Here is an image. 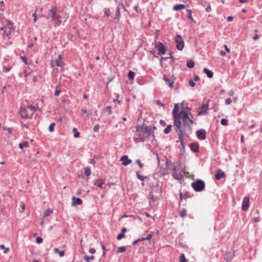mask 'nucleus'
I'll use <instances>...</instances> for the list:
<instances>
[{"mask_svg": "<svg viewBox=\"0 0 262 262\" xmlns=\"http://www.w3.org/2000/svg\"><path fill=\"white\" fill-rule=\"evenodd\" d=\"M225 173L221 169H218L215 174V178L217 180H219L222 178L225 177Z\"/></svg>", "mask_w": 262, "mask_h": 262, "instance_id": "17", "label": "nucleus"}, {"mask_svg": "<svg viewBox=\"0 0 262 262\" xmlns=\"http://www.w3.org/2000/svg\"><path fill=\"white\" fill-rule=\"evenodd\" d=\"M19 114L22 118L27 119L29 118L26 108L20 107Z\"/></svg>", "mask_w": 262, "mask_h": 262, "instance_id": "18", "label": "nucleus"}, {"mask_svg": "<svg viewBox=\"0 0 262 262\" xmlns=\"http://www.w3.org/2000/svg\"><path fill=\"white\" fill-rule=\"evenodd\" d=\"M155 48L158 50V54L161 55H164L166 53V47L161 42H158L155 46Z\"/></svg>", "mask_w": 262, "mask_h": 262, "instance_id": "9", "label": "nucleus"}, {"mask_svg": "<svg viewBox=\"0 0 262 262\" xmlns=\"http://www.w3.org/2000/svg\"><path fill=\"white\" fill-rule=\"evenodd\" d=\"M120 161H122V164L124 166H127L132 162V160L129 159L126 155L122 156L120 159Z\"/></svg>", "mask_w": 262, "mask_h": 262, "instance_id": "14", "label": "nucleus"}, {"mask_svg": "<svg viewBox=\"0 0 262 262\" xmlns=\"http://www.w3.org/2000/svg\"><path fill=\"white\" fill-rule=\"evenodd\" d=\"M179 104H175L174 108L172 110V115L173 116V125L177 129L181 128L182 126V122L181 121V116H182L181 111L180 113Z\"/></svg>", "mask_w": 262, "mask_h": 262, "instance_id": "2", "label": "nucleus"}, {"mask_svg": "<svg viewBox=\"0 0 262 262\" xmlns=\"http://www.w3.org/2000/svg\"><path fill=\"white\" fill-rule=\"evenodd\" d=\"M172 125L171 124H169L167 126V127L164 129V133L165 134H168L171 130Z\"/></svg>", "mask_w": 262, "mask_h": 262, "instance_id": "33", "label": "nucleus"}, {"mask_svg": "<svg viewBox=\"0 0 262 262\" xmlns=\"http://www.w3.org/2000/svg\"><path fill=\"white\" fill-rule=\"evenodd\" d=\"M179 262H188L185 257L184 254H181L180 256V261Z\"/></svg>", "mask_w": 262, "mask_h": 262, "instance_id": "39", "label": "nucleus"}, {"mask_svg": "<svg viewBox=\"0 0 262 262\" xmlns=\"http://www.w3.org/2000/svg\"><path fill=\"white\" fill-rule=\"evenodd\" d=\"M135 76V73L132 71H129L128 73V78L129 80H134Z\"/></svg>", "mask_w": 262, "mask_h": 262, "instance_id": "30", "label": "nucleus"}, {"mask_svg": "<svg viewBox=\"0 0 262 262\" xmlns=\"http://www.w3.org/2000/svg\"><path fill=\"white\" fill-rule=\"evenodd\" d=\"M141 138H142V137L139 135L138 137H134V140L135 142H144L145 141L141 140L142 139H141Z\"/></svg>", "mask_w": 262, "mask_h": 262, "instance_id": "46", "label": "nucleus"}, {"mask_svg": "<svg viewBox=\"0 0 262 262\" xmlns=\"http://www.w3.org/2000/svg\"><path fill=\"white\" fill-rule=\"evenodd\" d=\"M186 12L187 14V17L189 19H190L191 21L194 22V19L192 16V11L190 9H187Z\"/></svg>", "mask_w": 262, "mask_h": 262, "instance_id": "28", "label": "nucleus"}, {"mask_svg": "<svg viewBox=\"0 0 262 262\" xmlns=\"http://www.w3.org/2000/svg\"><path fill=\"white\" fill-rule=\"evenodd\" d=\"M56 65L59 67H62L64 65L63 62L62 60V56L59 55L57 58L55 60Z\"/></svg>", "mask_w": 262, "mask_h": 262, "instance_id": "20", "label": "nucleus"}, {"mask_svg": "<svg viewBox=\"0 0 262 262\" xmlns=\"http://www.w3.org/2000/svg\"><path fill=\"white\" fill-rule=\"evenodd\" d=\"M72 205L73 206L76 205H80L82 204V201L80 198L73 196L72 198Z\"/></svg>", "mask_w": 262, "mask_h": 262, "instance_id": "16", "label": "nucleus"}, {"mask_svg": "<svg viewBox=\"0 0 262 262\" xmlns=\"http://www.w3.org/2000/svg\"><path fill=\"white\" fill-rule=\"evenodd\" d=\"M60 93V90H59V89L55 90V91L54 92V95L55 96H58Z\"/></svg>", "mask_w": 262, "mask_h": 262, "instance_id": "62", "label": "nucleus"}, {"mask_svg": "<svg viewBox=\"0 0 262 262\" xmlns=\"http://www.w3.org/2000/svg\"><path fill=\"white\" fill-rule=\"evenodd\" d=\"M3 129L4 130H7L10 134L12 133L13 128L11 127H7L4 126L3 127Z\"/></svg>", "mask_w": 262, "mask_h": 262, "instance_id": "48", "label": "nucleus"}, {"mask_svg": "<svg viewBox=\"0 0 262 262\" xmlns=\"http://www.w3.org/2000/svg\"><path fill=\"white\" fill-rule=\"evenodd\" d=\"M136 163L137 164L139 165V167L142 169L143 166H144V165L143 164H142L141 162V161L139 159L137 160H136Z\"/></svg>", "mask_w": 262, "mask_h": 262, "instance_id": "51", "label": "nucleus"}, {"mask_svg": "<svg viewBox=\"0 0 262 262\" xmlns=\"http://www.w3.org/2000/svg\"><path fill=\"white\" fill-rule=\"evenodd\" d=\"M84 174L86 176H89L91 174V170L89 167H86L84 169Z\"/></svg>", "mask_w": 262, "mask_h": 262, "instance_id": "35", "label": "nucleus"}, {"mask_svg": "<svg viewBox=\"0 0 262 262\" xmlns=\"http://www.w3.org/2000/svg\"><path fill=\"white\" fill-rule=\"evenodd\" d=\"M32 17H34V19H33L34 22H36L37 20V15H36V13H34L32 14Z\"/></svg>", "mask_w": 262, "mask_h": 262, "instance_id": "63", "label": "nucleus"}, {"mask_svg": "<svg viewBox=\"0 0 262 262\" xmlns=\"http://www.w3.org/2000/svg\"><path fill=\"white\" fill-rule=\"evenodd\" d=\"M190 148L194 152L199 151V144L198 142H192L189 144Z\"/></svg>", "mask_w": 262, "mask_h": 262, "instance_id": "15", "label": "nucleus"}, {"mask_svg": "<svg viewBox=\"0 0 262 262\" xmlns=\"http://www.w3.org/2000/svg\"><path fill=\"white\" fill-rule=\"evenodd\" d=\"M83 258L86 261V262H91L90 261V260H94L95 259V257L94 255H91L90 256H88V255H85L84 257H83Z\"/></svg>", "mask_w": 262, "mask_h": 262, "instance_id": "32", "label": "nucleus"}, {"mask_svg": "<svg viewBox=\"0 0 262 262\" xmlns=\"http://www.w3.org/2000/svg\"><path fill=\"white\" fill-rule=\"evenodd\" d=\"M139 135L142 137L141 139L142 141H145L148 138L152 136L153 138H155V135L154 131L151 130V128L147 126H145L144 129H142L139 133Z\"/></svg>", "mask_w": 262, "mask_h": 262, "instance_id": "5", "label": "nucleus"}, {"mask_svg": "<svg viewBox=\"0 0 262 262\" xmlns=\"http://www.w3.org/2000/svg\"><path fill=\"white\" fill-rule=\"evenodd\" d=\"M104 183V180L102 179H99L95 182L94 185L99 188H102L103 187V185Z\"/></svg>", "mask_w": 262, "mask_h": 262, "instance_id": "22", "label": "nucleus"}, {"mask_svg": "<svg viewBox=\"0 0 262 262\" xmlns=\"http://www.w3.org/2000/svg\"><path fill=\"white\" fill-rule=\"evenodd\" d=\"M145 126H144V124L142 125H140L139 124L137 125L136 126L137 132H138L139 133L142 129H144Z\"/></svg>", "mask_w": 262, "mask_h": 262, "instance_id": "40", "label": "nucleus"}, {"mask_svg": "<svg viewBox=\"0 0 262 262\" xmlns=\"http://www.w3.org/2000/svg\"><path fill=\"white\" fill-rule=\"evenodd\" d=\"M185 7V6L184 4H177L175 6H174L173 10L174 11H179L184 9Z\"/></svg>", "mask_w": 262, "mask_h": 262, "instance_id": "24", "label": "nucleus"}, {"mask_svg": "<svg viewBox=\"0 0 262 262\" xmlns=\"http://www.w3.org/2000/svg\"><path fill=\"white\" fill-rule=\"evenodd\" d=\"M29 144L27 141H23L21 143L19 144V148L21 149H23L24 147L27 148L29 147Z\"/></svg>", "mask_w": 262, "mask_h": 262, "instance_id": "25", "label": "nucleus"}, {"mask_svg": "<svg viewBox=\"0 0 262 262\" xmlns=\"http://www.w3.org/2000/svg\"><path fill=\"white\" fill-rule=\"evenodd\" d=\"M203 72L207 75V77L209 78H212L213 76V72L207 68H204L203 69Z\"/></svg>", "mask_w": 262, "mask_h": 262, "instance_id": "23", "label": "nucleus"}, {"mask_svg": "<svg viewBox=\"0 0 262 262\" xmlns=\"http://www.w3.org/2000/svg\"><path fill=\"white\" fill-rule=\"evenodd\" d=\"M191 186L196 192H201L204 190L205 184L203 180L199 179L192 183Z\"/></svg>", "mask_w": 262, "mask_h": 262, "instance_id": "6", "label": "nucleus"}, {"mask_svg": "<svg viewBox=\"0 0 262 262\" xmlns=\"http://www.w3.org/2000/svg\"><path fill=\"white\" fill-rule=\"evenodd\" d=\"M191 195L189 192H188V191L185 192V193L184 194V199H185L186 198H191Z\"/></svg>", "mask_w": 262, "mask_h": 262, "instance_id": "50", "label": "nucleus"}, {"mask_svg": "<svg viewBox=\"0 0 262 262\" xmlns=\"http://www.w3.org/2000/svg\"><path fill=\"white\" fill-rule=\"evenodd\" d=\"M184 198V195H183V193L180 192V202L179 203V206H180L181 203L183 199Z\"/></svg>", "mask_w": 262, "mask_h": 262, "instance_id": "57", "label": "nucleus"}, {"mask_svg": "<svg viewBox=\"0 0 262 262\" xmlns=\"http://www.w3.org/2000/svg\"><path fill=\"white\" fill-rule=\"evenodd\" d=\"M120 8L119 7H117L116 8V11L115 13V17H114L115 19H117L118 21L120 19Z\"/></svg>", "mask_w": 262, "mask_h": 262, "instance_id": "26", "label": "nucleus"}, {"mask_svg": "<svg viewBox=\"0 0 262 262\" xmlns=\"http://www.w3.org/2000/svg\"><path fill=\"white\" fill-rule=\"evenodd\" d=\"M211 10H212V9H211V6H210V5H209V6H208L206 7V10H206V11L207 12H211Z\"/></svg>", "mask_w": 262, "mask_h": 262, "instance_id": "64", "label": "nucleus"}, {"mask_svg": "<svg viewBox=\"0 0 262 262\" xmlns=\"http://www.w3.org/2000/svg\"><path fill=\"white\" fill-rule=\"evenodd\" d=\"M42 241H43V239L41 237H37L36 239V242L38 244H40L42 243Z\"/></svg>", "mask_w": 262, "mask_h": 262, "instance_id": "53", "label": "nucleus"}, {"mask_svg": "<svg viewBox=\"0 0 262 262\" xmlns=\"http://www.w3.org/2000/svg\"><path fill=\"white\" fill-rule=\"evenodd\" d=\"M124 237H125V234L124 233L121 232L118 234V235L117 236V239L119 241V240H121L122 238H123Z\"/></svg>", "mask_w": 262, "mask_h": 262, "instance_id": "47", "label": "nucleus"}, {"mask_svg": "<svg viewBox=\"0 0 262 262\" xmlns=\"http://www.w3.org/2000/svg\"><path fill=\"white\" fill-rule=\"evenodd\" d=\"M176 132H177L180 141L181 142V149H180L181 151L182 150H184L185 149V144L184 142V134L185 133V130L183 128V127H181L179 129H176Z\"/></svg>", "mask_w": 262, "mask_h": 262, "instance_id": "7", "label": "nucleus"}, {"mask_svg": "<svg viewBox=\"0 0 262 262\" xmlns=\"http://www.w3.org/2000/svg\"><path fill=\"white\" fill-rule=\"evenodd\" d=\"M161 187L159 186V183H157L155 186L152 187V190L150 191L151 193L157 192V193H161Z\"/></svg>", "mask_w": 262, "mask_h": 262, "instance_id": "19", "label": "nucleus"}, {"mask_svg": "<svg viewBox=\"0 0 262 262\" xmlns=\"http://www.w3.org/2000/svg\"><path fill=\"white\" fill-rule=\"evenodd\" d=\"M54 251L55 253H58L60 257H62L64 255V251H60L58 248H55Z\"/></svg>", "mask_w": 262, "mask_h": 262, "instance_id": "29", "label": "nucleus"}, {"mask_svg": "<svg viewBox=\"0 0 262 262\" xmlns=\"http://www.w3.org/2000/svg\"><path fill=\"white\" fill-rule=\"evenodd\" d=\"M181 114L182 116H181V120H182L183 128L185 130V132L188 131L191 133L192 129V125L194 123L193 120V116L191 113H189L185 111L182 110Z\"/></svg>", "mask_w": 262, "mask_h": 262, "instance_id": "1", "label": "nucleus"}, {"mask_svg": "<svg viewBox=\"0 0 262 262\" xmlns=\"http://www.w3.org/2000/svg\"><path fill=\"white\" fill-rule=\"evenodd\" d=\"M81 112L82 115L86 113V117H89L90 115H91L92 112L91 111H87L86 110L84 109H81Z\"/></svg>", "mask_w": 262, "mask_h": 262, "instance_id": "38", "label": "nucleus"}, {"mask_svg": "<svg viewBox=\"0 0 262 262\" xmlns=\"http://www.w3.org/2000/svg\"><path fill=\"white\" fill-rule=\"evenodd\" d=\"M105 110L109 114L111 115L112 114V107L111 106H107Z\"/></svg>", "mask_w": 262, "mask_h": 262, "instance_id": "52", "label": "nucleus"}, {"mask_svg": "<svg viewBox=\"0 0 262 262\" xmlns=\"http://www.w3.org/2000/svg\"><path fill=\"white\" fill-rule=\"evenodd\" d=\"M7 24L4 25L1 30L4 31V35L9 38V35L11 34L12 31H14L13 23L10 20H6Z\"/></svg>", "mask_w": 262, "mask_h": 262, "instance_id": "4", "label": "nucleus"}, {"mask_svg": "<svg viewBox=\"0 0 262 262\" xmlns=\"http://www.w3.org/2000/svg\"><path fill=\"white\" fill-rule=\"evenodd\" d=\"M163 80L166 82V84L168 85L170 88H173V85L174 83V81L172 80H170L168 79L166 75L163 76Z\"/></svg>", "mask_w": 262, "mask_h": 262, "instance_id": "21", "label": "nucleus"}, {"mask_svg": "<svg viewBox=\"0 0 262 262\" xmlns=\"http://www.w3.org/2000/svg\"><path fill=\"white\" fill-rule=\"evenodd\" d=\"M20 58L22 60V61L25 63V64H28L27 58L25 56H21Z\"/></svg>", "mask_w": 262, "mask_h": 262, "instance_id": "56", "label": "nucleus"}, {"mask_svg": "<svg viewBox=\"0 0 262 262\" xmlns=\"http://www.w3.org/2000/svg\"><path fill=\"white\" fill-rule=\"evenodd\" d=\"M0 248L1 249H4V253H7L9 251V248H5V246L4 245H0Z\"/></svg>", "mask_w": 262, "mask_h": 262, "instance_id": "45", "label": "nucleus"}, {"mask_svg": "<svg viewBox=\"0 0 262 262\" xmlns=\"http://www.w3.org/2000/svg\"><path fill=\"white\" fill-rule=\"evenodd\" d=\"M99 129V125L98 124H96V125H95L94 126L93 130H94L95 132H98Z\"/></svg>", "mask_w": 262, "mask_h": 262, "instance_id": "58", "label": "nucleus"}, {"mask_svg": "<svg viewBox=\"0 0 262 262\" xmlns=\"http://www.w3.org/2000/svg\"><path fill=\"white\" fill-rule=\"evenodd\" d=\"M11 68V67H3V71L4 73H7V72H9Z\"/></svg>", "mask_w": 262, "mask_h": 262, "instance_id": "55", "label": "nucleus"}, {"mask_svg": "<svg viewBox=\"0 0 262 262\" xmlns=\"http://www.w3.org/2000/svg\"><path fill=\"white\" fill-rule=\"evenodd\" d=\"M187 66L189 68H192L194 66V61L192 60H190L187 61Z\"/></svg>", "mask_w": 262, "mask_h": 262, "instance_id": "34", "label": "nucleus"}, {"mask_svg": "<svg viewBox=\"0 0 262 262\" xmlns=\"http://www.w3.org/2000/svg\"><path fill=\"white\" fill-rule=\"evenodd\" d=\"M175 42L176 43V48L179 51L182 50L184 46V41L180 35L177 34L176 36Z\"/></svg>", "mask_w": 262, "mask_h": 262, "instance_id": "8", "label": "nucleus"}, {"mask_svg": "<svg viewBox=\"0 0 262 262\" xmlns=\"http://www.w3.org/2000/svg\"><path fill=\"white\" fill-rule=\"evenodd\" d=\"M221 123L223 125H227L228 124V120L226 119L223 118L221 120Z\"/></svg>", "mask_w": 262, "mask_h": 262, "instance_id": "49", "label": "nucleus"}, {"mask_svg": "<svg viewBox=\"0 0 262 262\" xmlns=\"http://www.w3.org/2000/svg\"><path fill=\"white\" fill-rule=\"evenodd\" d=\"M55 123H51L49 127V130L50 132H53L54 130V126H55Z\"/></svg>", "mask_w": 262, "mask_h": 262, "instance_id": "43", "label": "nucleus"}, {"mask_svg": "<svg viewBox=\"0 0 262 262\" xmlns=\"http://www.w3.org/2000/svg\"><path fill=\"white\" fill-rule=\"evenodd\" d=\"M126 250V247L124 246L119 247L118 248L117 252L118 253H123Z\"/></svg>", "mask_w": 262, "mask_h": 262, "instance_id": "41", "label": "nucleus"}, {"mask_svg": "<svg viewBox=\"0 0 262 262\" xmlns=\"http://www.w3.org/2000/svg\"><path fill=\"white\" fill-rule=\"evenodd\" d=\"M232 102V100L230 98H228L225 100V104L227 105L230 104Z\"/></svg>", "mask_w": 262, "mask_h": 262, "instance_id": "60", "label": "nucleus"}, {"mask_svg": "<svg viewBox=\"0 0 262 262\" xmlns=\"http://www.w3.org/2000/svg\"><path fill=\"white\" fill-rule=\"evenodd\" d=\"M104 14L106 16L108 17L110 15L111 12H110V9L106 8H104Z\"/></svg>", "mask_w": 262, "mask_h": 262, "instance_id": "44", "label": "nucleus"}, {"mask_svg": "<svg viewBox=\"0 0 262 262\" xmlns=\"http://www.w3.org/2000/svg\"><path fill=\"white\" fill-rule=\"evenodd\" d=\"M206 134L204 129H200L196 132V137L200 140H205L206 138Z\"/></svg>", "mask_w": 262, "mask_h": 262, "instance_id": "11", "label": "nucleus"}, {"mask_svg": "<svg viewBox=\"0 0 262 262\" xmlns=\"http://www.w3.org/2000/svg\"><path fill=\"white\" fill-rule=\"evenodd\" d=\"M208 104L205 103L202 104L201 106L199 107V109H204V110L200 111L198 112V116H203L207 114V110H208Z\"/></svg>", "mask_w": 262, "mask_h": 262, "instance_id": "13", "label": "nucleus"}, {"mask_svg": "<svg viewBox=\"0 0 262 262\" xmlns=\"http://www.w3.org/2000/svg\"><path fill=\"white\" fill-rule=\"evenodd\" d=\"M187 215V211L185 209L182 208L179 211V215L182 218L185 217Z\"/></svg>", "mask_w": 262, "mask_h": 262, "instance_id": "27", "label": "nucleus"}, {"mask_svg": "<svg viewBox=\"0 0 262 262\" xmlns=\"http://www.w3.org/2000/svg\"><path fill=\"white\" fill-rule=\"evenodd\" d=\"M169 59L168 57H161L160 59V64L162 65L163 61H166Z\"/></svg>", "mask_w": 262, "mask_h": 262, "instance_id": "61", "label": "nucleus"}, {"mask_svg": "<svg viewBox=\"0 0 262 262\" xmlns=\"http://www.w3.org/2000/svg\"><path fill=\"white\" fill-rule=\"evenodd\" d=\"M28 107L32 111L36 112L37 111V108L33 105H28Z\"/></svg>", "mask_w": 262, "mask_h": 262, "instance_id": "54", "label": "nucleus"}, {"mask_svg": "<svg viewBox=\"0 0 262 262\" xmlns=\"http://www.w3.org/2000/svg\"><path fill=\"white\" fill-rule=\"evenodd\" d=\"M57 9L56 7L52 6L50 10V14L49 16H46L47 19H49L50 17L51 18V21H53L54 22V26H58L61 23V21L60 20L61 17L57 13Z\"/></svg>", "mask_w": 262, "mask_h": 262, "instance_id": "3", "label": "nucleus"}, {"mask_svg": "<svg viewBox=\"0 0 262 262\" xmlns=\"http://www.w3.org/2000/svg\"><path fill=\"white\" fill-rule=\"evenodd\" d=\"M165 166L166 168L170 170L176 171L177 167L174 164L171 160H169L166 157H165Z\"/></svg>", "mask_w": 262, "mask_h": 262, "instance_id": "10", "label": "nucleus"}, {"mask_svg": "<svg viewBox=\"0 0 262 262\" xmlns=\"http://www.w3.org/2000/svg\"><path fill=\"white\" fill-rule=\"evenodd\" d=\"M72 132L74 133V137L75 138H77L79 137L80 136V133L77 130V128L76 127H74L72 129Z\"/></svg>", "mask_w": 262, "mask_h": 262, "instance_id": "31", "label": "nucleus"}, {"mask_svg": "<svg viewBox=\"0 0 262 262\" xmlns=\"http://www.w3.org/2000/svg\"><path fill=\"white\" fill-rule=\"evenodd\" d=\"M136 175L138 179L140 180L143 181L147 178V177H144L140 174V171H136Z\"/></svg>", "mask_w": 262, "mask_h": 262, "instance_id": "37", "label": "nucleus"}, {"mask_svg": "<svg viewBox=\"0 0 262 262\" xmlns=\"http://www.w3.org/2000/svg\"><path fill=\"white\" fill-rule=\"evenodd\" d=\"M189 84L191 86L193 87L195 85V83L193 81V80L190 79L189 80Z\"/></svg>", "mask_w": 262, "mask_h": 262, "instance_id": "59", "label": "nucleus"}, {"mask_svg": "<svg viewBox=\"0 0 262 262\" xmlns=\"http://www.w3.org/2000/svg\"><path fill=\"white\" fill-rule=\"evenodd\" d=\"M101 245V247H102V249L103 250V253H102V256H104L105 255V253H106V251L108 250L109 249H106V247H105V246L100 243Z\"/></svg>", "mask_w": 262, "mask_h": 262, "instance_id": "42", "label": "nucleus"}, {"mask_svg": "<svg viewBox=\"0 0 262 262\" xmlns=\"http://www.w3.org/2000/svg\"><path fill=\"white\" fill-rule=\"evenodd\" d=\"M53 213V210L51 209H48L46 210L44 212L43 216L46 217L50 215L51 213Z\"/></svg>", "mask_w": 262, "mask_h": 262, "instance_id": "36", "label": "nucleus"}, {"mask_svg": "<svg viewBox=\"0 0 262 262\" xmlns=\"http://www.w3.org/2000/svg\"><path fill=\"white\" fill-rule=\"evenodd\" d=\"M249 197H244L242 205V208L243 211H247L249 207Z\"/></svg>", "mask_w": 262, "mask_h": 262, "instance_id": "12", "label": "nucleus"}]
</instances>
